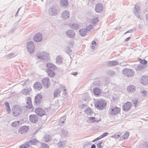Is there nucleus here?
I'll list each match as a JSON object with an SVG mask.
<instances>
[{
    "mask_svg": "<svg viewBox=\"0 0 148 148\" xmlns=\"http://www.w3.org/2000/svg\"><path fill=\"white\" fill-rule=\"evenodd\" d=\"M107 103L106 101L102 99L98 100L95 103V106L99 110H102L104 109L106 107Z\"/></svg>",
    "mask_w": 148,
    "mask_h": 148,
    "instance_id": "1",
    "label": "nucleus"
},
{
    "mask_svg": "<svg viewBox=\"0 0 148 148\" xmlns=\"http://www.w3.org/2000/svg\"><path fill=\"white\" fill-rule=\"evenodd\" d=\"M12 111L13 115L17 116L20 115L21 113L22 110L20 108L18 105H15L13 106Z\"/></svg>",
    "mask_w": 148,
    "mask_h": 148,
    "instance_id": "2",
    "label": "nucleus"
},
{
    "mask_svg": "<svg viewBox=\"0 0 148 148\" xmlns=\"http://www.w3.org/2000/svg\"><path fill=\"white\" fill-rule=\"evenodd\" d=\"M121 108L116 106H112L109 109L110 114L112 115H115L120 113Z\"/></svg>",
    "mask_w": 148,
    "mask_h": 148,
    "instance_id": "3",
    "label": "nucleus"
},
{
    "mask_svg": "<svg viewBox=\"0 0 148 148\" xmlns=\"http://www.w3.org/2000/svg\"><path fill=\"white\" fill-rule=\"evenodd\" d=\"M132 106V105L130 102H126L123 104L122 107V109L125 111H127L131 109Z\"/></svg>",
    "mask_w": 148,
    "mask_h": 148,
    "instance_id": "4",
    "label": "nucleus"
},
{
    "mask_svg": "<svg viewBox=\"0 0 148 148\" xmlns=\"http://www.w3.org/2000/svg\"><path fill=\"white\" fill-rule=\"evenodd\" d=\"M42 100V96L40 94L37 95L34 99V102L36 105L40 104Z\"/></svg>",
    "mask_w": 148,
    "mask_h": 148,
    "instance_id": "5",
    "label": "nucleus"
},
{
    "mask_svg": "<svg viewBox=\"0 0 148 148\" xmlns=\"http://www.w3.org/2000/svg\"><path fill=\"white\" fill-rule=\"evenodd\" d=\"M35 112L37 114L40 116H42L45 114V112L41 108H36Z\"/></svg>",
    "mask_w": 148,
    "mask_h": 148,
    "instance_id": "6",
    "label": "nucleus"
},
{
    "mask_svg": "<svg viewBox=\"0 0 148 148\" xmlns=\"http://www.w3.org/2000/svg\"><path fill=\"white\" fill-rule=\"evenodd\" d=\"M29 120L32 123H36L38 121V117L36 114H31L29 116Z\"/></svg>",
    "mask_w": 148,
    "mask_h": 148,
    "instance_id": "7",
    "label": "nucleus"
},
{
    "mask_svg": "<svg viewBox=\"0 0 148 148\" xmlns=\"http://www.w3.org/2000/svg\"><path fill=\"white\" fill-rule=\"evenodd\" d=\"M29 130V127L27 126L21 127L19 129L18 132L19 133L24 134L28 132Z\"/></svg>",
    "mask_w": 148,
    "mask_h": 148,
    "instance_id": "8",
    "label": "nucleus"
},
{
    "mask_svg": "<svg viewBox=\"0 0 148 148\" xmlns=\"http://www.w3.org/2000/svg\"><path fill=\"white\" fill-rule=\"evenodd\" d=\"M140 81L142 84L145 85L148 84V76L146 75L143 76L141 78Z\"/></svg>",
    "mask_w": 148,
    "mask_h": 148,
    "instance_id": "9",
    "label": "nucleus"
},
{
    "mask_svg": "<svg viewBox=\"0 0 148 148\" xmlns=\"http://www.w3.org/2000/svg\"><path fill=\"white\" fill-rule=\"evenodd\" d=\"M34 46L33 43L32 42H29L27 44V48L28 51L30 53L34 51Z\"/></svg>",
    "mask_w": 148,
    "mask_h": 148,
    "instance_id": "10",
    "label": "nucleus"
},
{
    "mask_svg": "<svg viewBox=\"0 0 148 148\" xmlns=\"http://www.w3.org/2000/svg\"><path fill=\"white\" fill-rule=\"evenodd\" d=\"M42 82L45 88H47L50 85V80L47 78L43 79Z\"/></svg>",
    "mask_w": 148,
    "mask_h": 148,
    "instance_id": "11",
    "label": "nucleus"
},
{
    "mask_svg": "<svg viewBox=\"0 0 148 148\" xmlns=\"http://www.w3.org/2000/svg\"><path fill=\"white\" fill-rule=\"evenodd\" d=\"M37 57L41 59H44L46 58H48L49 57V55L46 52H43L41 53L40 55H37Z\"/></svg>",
    "mask_w": 148,
    "mask_h": 148,
    "instance_id": "12",
    "label": "nucleus"
},
{
    "mask_svg": "<svg viewBox=\"0 0 148 148\" xmlns=\"http://www.w3.org/2000/svg\"><path fill=\"white\" fill-rule=\"evenodd\" d=\"M42 39V36L41 34H36L34 38V40L36 42H40Z\"/></svg>",
    "mask_w": 148,
    "mask_h": 148,
    "instance_id": "13",
    "label": "nucleus"
},
{
    "mask_svg": "<svg viewBox=\"0 0 148 148\" xmlns=\"http://www.w3.org/2000/svg\"><path fill=\"white\" fill-rule=\"evenodd\" d=\"M26 107L28 109H31L32 107V104L31 98L28 97L27 98Z\"/></svg>",
    "mask_w": 148,
    "mask_h": 148,
    "instance_id": "14",
    "label": "nucleus"
},
{
    "mask_svg": "<svg viewBox=\"0 0 148 148\" xmlns=\"http://www.w3.org/2000/svg\"><path fill=\"white\" fill-rule=\"evenodd\" d=\"M60 5L63 7H66L69 5V2L68 0H60Z\"/></svg>",
    "mask_w": 148,
    "mask_h": 148,
    "instance_id": "15",
    "label": "nucleus"
},
{
    "mask_svg": "<svg viewBox=\"0 0 148 148\" xmlns=\"http://www.w3.org/2000/svg\"><path fill=\"white\" fill-rule=\"evenodd\" d=\"M93 93L96 95H99L101 93V91L100 89L96 87L93 89Z\"/></svg>",
    "mask_w": 148,
    "mask_h": 148,
    "instance_id": "16",
    "label": "nucleus"
},
{
    "mask_svg": "<svg viewBox=\"0 0 148 148\" xmlns=\"http://www.w3.org/2000/svg\"><path fill=\"white\" fill-rule=\"evenodd\" d=\"M88 119L92 123L98 122L101 120V119L100 118H97L93 117H91L88 118Z\"/></svg>",
    "mask_w": 148,
    "mask_h": 148,
    "instance_id": "17",
    "label": "nucleus"
},
{
    "mask_svg": "<svg viewBox=\"0 0 148 148\" xmlns=\"http://www.w3.org/2000/svg\"><path fill=\"white\" fill-rule=\"evenodd\" d=\"M34 87L36 89L40 90L42 88V87L40 83L36 82L34 85Z\"/></svg>",
    "mask_w": 148,
    "mask_h": 148,
    "instance_id": "18",
    "label": "nucleus"
},
{
    "mask_svg": "<svg viewBox=\"0 0 148 148\" xmlns=\"http://www.w3.org/2000/svg\"><path fill=\"white\" fill-rule=\"evenodd\" d=\"M96 11L97 12H100L103 10V7L102 5L100 4L96 5L95 7Z\"/></svg>",
    "mask_w": 148,
    "mask_h": 148,
    "instance_id": "19",
    "label": "nucleus"
},
{
    "mask_svg": "<svg viewBox=\"0 0 148 148\" xmlns=\"http://www.w3.org/2000/svg\"><path fill=\"white\" fill-rule=\"evenodd\" d=\"M124 73L128 77L131 76L133 74V72L131 70L126 69L124 71Z\"/></svg>",
    "mask_w": 148,
    "mask_h": 148,
    "instance_id": "20",
    "label": "nucleus"
},
{
    "mask_svg": "<svg viewBox=\"0 0 148 148\" xmlns=\"http://www.w3.org/2000/svg\"><path fill=\"white\" fill-rule=\"evenodd\" d=\"M69 13L67 11L63 12L62 14V17L63 19H66L69 18Z\"/></svg>",
    "mask_w": 148,
    "mask_h": 148,
    "instance_id": "21",
    "label": "nucleus"
},
{
    "mask_svg": "<svg viewBox=\"0 0 148 148\" xmlns=\"http://www.w3.org/2000/svg\"><path fill=\"white\" fill-rule=\"evenodd\" d=\"M129 135V132H125L120 138V140H123L127 139L128 138Z\"/></svg>",
    "mask_w": 148,
    "mask_h": 148,
    "instance_id": "22",
    "label": "nucleus"
},
{
    "mask_svg": "<svg viewBox=\"0 0 148 148\" xmlns=\"http://www.w3.org/2000/svg\"><path fill=\"white\" fill-rule=\"evenodd\" d=\"M47 66L48 68V69L51 70H54L55 69V66L53 64L50 63H48L47 64Z\"/></svg>",
    "mask_w": 148,
    "mask_h": 148,
    "instance_id": "23",
    "label": "nucleus"
},
{
    "mask_svg": "<svg viewBox=\"0 0 148 148\" xmlns=\"http://www.w3.org/2000/svg\"><path fill=\"white\" fill-rule=\"evenodd\" d=\"M49 75L51 77H53L55 75V73L53 70L48 69L47 71Z\"/></svg>",
    "mask_w": 148,
    "mask_h": 148,
    "instance_id": "24",
    "label": "nucleus"
},
{
    "mask_svg": "<svg viewBox=\"0 0 148 148\" xmlns=\"http://www.w3.org/2000/svg\"><path fill=\"white\" fill-rule=\"evenodd\" d=\"M103 145V141H99L97 144V146L98 148H102Z\"/></svg>",
    "mask_w": 148,
    "mask_h": 148,
    "instance_id": "25",
    "label": "nucleus"
},
{
    "mask_svg": "<svg viewBox=\"0 0 148 148\" xmlns=\"http://www.w3.org/2000/svg\"><path fill=\"white\" fill-rule=\"evenodd\" d=\"M44 140L45 142H48L50 141L51 140V138L49 136V135H45L44 138Z\"/></svg>",
    "mask_w": 148,
    "mask_h": 148,
    "instance_id": "26",
    "label": "nucleus"
},
{
    "mask_svg": "<svg viewBox=\"0 0 148 148\" xmlns=\"http://www.w3.org/2000/svg\"><path fill=\"white\" fill-rule=\"evenodd\" d=\"M127 89L129 92H131L135 90L134 86H128L127 88Z\"/></svg>",
    "mask_w": 148,
    "mask_h": 148,
    "instance_id": "27",
    "label": "nucleus"
},
{
    "mask_svg": "<svg viewBox=\"0 0 148 148\" xmlns=\"http://www.w3.org/2000/svg\"><path fill=\"white\" fill-rule=\"evenodd\" d=\"M5 104L6 106L7 111L10 113L11 110L8 103V102H6Z\"/></svg>",
    "mask_w": 148,
    "mask_h": 148,
    "instance_id": "28",
    "label": "nucleus"
},
{
    "mask_svg": "<svg viewBox=\"0 0 148 148\" xmlns=\"http://www.w3.org/2000/svg\"><path fill=\"white\" fill-rule=\"evenodd\" d=\"M138 61H139L142 64H146L147 63V61L145 60H142L140 58H138Z\"/></svg>",
    "mask_w": 148,
    "mask_h": 148,
    "instance_id": "29",
    "label": "nucleus"
},
{
    "mask_svg": "<svg viewBox=\"0 0 148 148\" xmlns=\"http://www.w3.org/2000/svg\"><path fill=\"white\" fill-rule=\"evenodd\" d=\"M38 142V140L36 139H34L30 140V143L31 145H36Z\"/></svg>",
    "mask_w": 148,
    "mask_h": 148,
    "instance_id": "30",
    "label": "nucleus"
},
{
    "mask_svg": "<svg viewBox=\"0 0 148 148\" xmlns=\"http://www.w3.org/2000/svg\"><path fill=\"white\" fill-rule=\"evenodd\" d=\"M19 125V122L16 121L13 122L12 124V126L13 127H16Z\"/></svg>",
    "mask_w": 148,
    "mask_h": 148,
    "instance_id": "31",
    "label": "nucleus"
},
{
    "mask_svg": "<svg viewBox=\"0 0 148 148\" xmlns=\"http://www.w3.org/2000/svg\"><path fill=\"white\" fill-rule=\"evenodd\" d=\"M80 34L82 36H84L85 35L86 32L85 29H81L79 31Z\"/></svg>",
    "mask_w": 148,
    "mask_h": 148,
    "instance_id": "32",
    "label": "nucleus"
},
{
    "mask_svg": "<svg viewBox=\"0 0 148 148\" xmlns=\"http://www.w3.org/2000/svg\"><path fill=\"white\" fill-rule=\"evenodd\" d=\"M29 146L28 143L23 144L20 146V148H28Z\"/></svg>",
    "mask_w": 148,
    "mask_h": 148,
    "instance_id": "33",
    "label": "nucleus"
},
{
    "mask_svg": "<svg viewBox=\"0 0 148 148\" xmlns=\"http://www.w3.org/2000/svg\"><path fill=\"white\" fill-rule=\"evenodd\" d=\"M42 148H49L48 146L44 143L42 144L41 145Z\"/></svg>",
    "mask_w": 148,
    "mask_h": 148,
    "instance_id": "34",
    "label": "nucleus"
},
{
    "mask_svg": "<svg viewBox=\"0 0 148 148\" xmlns=\"http://www.w3.org/2000/svg\"><path fill=\"white\" fill-rule=\"evenodd\" d=\"M108 134V133L107 132H105L102 135H101V137L102 138L103 137L106 136Z\"/></svg>",
    "mask_w": 148,
    "mask_h": 148,
    "instance_id": "35",
    "label": "nucleus"
},
{
    "mask_svg": "<svg viewBox=\"0 0 148 148\" xmlns=\"http://www.w3.org/2000/svg\"><path fill=\"white\" fill-rule=\"evenodd\" d=\"M120 135L119 134H115L113 135V137L114 138H117L120 137Z\"/></svg>",
    "mask_w": 148,
    "mask_h": 148,
    "instance_id": "36",
    "label": "nucleus"
},
{
    "mask_svg": "<svg viewBox=\"0 0 148 148\" xmlns=\"http://www.w3.org/2000/svg\"><path fill=\"white\" fill-rule=\"evenodd\" d=\"M102 138L101 137V136H100L99 137L95 138V139L93 141V142H95V141H97L100 139H101Z\"/></svg>",
    "mask_w": 148,
    "mask_h": 148,
    "instance_id": "37",
    "label": "nucleus"
},
{
    "mask_svg": "<svg viewBox=\"0 0 148 148\" xmlns=\"http://www.w3.org/2000/svg\"><path fill=\"white\" fill-rule=\"evenodd\" d=\"M142 93L143 94L142 95L143 96H145L146 95L147 92L145 90H144L142 92Z\"/></svg>",
    "mask_w": 148,
    "mask_h": 148,
    "instance_id": "38",
    "label": "nucleus"
},
{
    "mask_svg": "<svg viewBox=\"0 0 148 148\" xmlns=\"http://www.w3.org/2000/svg\"><path fill=\"white\" fill-rule=\"evenodd\" d=\"M59 61H61V58H60L59 57L57 58L56 62H59Z\"/></svg>",
    "mask_w": 148,
    "mask_h": 148,
    "instance_id": "39",
    "label": "nucleus"
},
{
    "mask_svg": "<svg viewBox=\"0 0 148 148\" xmlns=\"http://www.w3.org/2000/svg\"><path fill=\"white\" fill-rule=\"evenodd\" d=\"M111 63H112V64L114 65H115L117 64V62H113V61Z\"/></svg>",
    "mask_w": 148,
    "mask_h": 148,
    "instance_id": "40",
    "label": "nucleus"
},
{
    "mask_svg": "<svg viewBox=\"0 0 148 148\" xmlns=\"http://www.w3.org/2000/svg\"><path fill=\"white\" fill-rule=\"evenodd\" d=\"M98 21H99V20H98V18H96L95 19V20L93 21V22L94 23H97V22Z\"/></svg>",
    "mask_w": 148,
    "mask_h": 148,
    "instance_id": "41",
    "label": "nucleus"
},
{
    "mask_svg": "<svg viewBox=\"0 0 148 148\" xmlns=\"http://www.w3.org/2000/svg\"><path fill=\"white\" fill-rule=\"evenodd\" d=\"M91 148H96L95 145L92 144L91 146Z\"/></svg>",
    "mask_w": 148,
    "mask_h": 148,
    "instance_id": "42",
    "label": "nucleus"
},
{
    "mask_svg": "<svg viewBox=\"0 0 148 148\" xmlns=\"http://www.w3.org/2000/svg\"><path fill=\"white\" fill-rule=\"evenodd\" d=\"M138 102V101H136L135 102H134V104L135 106H136L137 105Z\"/></svg>",
    "mask_w": 148,
    "mask_h": 148,
    "instance_id": "43",
    "label": "nucleus"
},
{
    "mask_svg": "<svg viewBox=\"0 0 148 148\" xmlns=\"http://www.w3.org/2000/svg\"><path fill=\"white\" fill-rule=\"evenodd\" d=\"M130 38V37H128V38H127L125 39V41H127V40H129Z\"/></svg>",
    "mask_w": 148,
    "mask_h": 148,
    "instance_id": "44",
    "label": "nucleus"
},
{
    "mask_svg": "<svg viewBox=\"0 0 148 148\" xmlns=\"http://www.w3.org/2000/svg\"><path fill=\"white\" fill-rule=\"evenodd\" d=\"M96 42H95V41H92V44L94 45L95 44Z\"/></svg>",
    "mask_w": 148,
    "mask_h": 148,
    "instance_id": "45",
    "label": "nucleus"
},
{
    "mask_svg": "<svg viewBox=\"0 0 148 148\" xmlns=\"http://www.w3.org/2000/svg\"><path fill=\"white\" fill-rule=\"evenodd\" d=\"M77 72H75L74 73H73L72 74L75 75H77Z\"/></svg>",
    "mask_w": 148,
    "mask_h": 148,
    "instance_id": "46",
    "label": "nucleus"
},
{
    "mask_svg": "<svg viewBox=\"0 0 148 148\" xmlns=\"http://www.w3.org/2000/svg\"><path fill=\"white\" fill-rule=\"evenodd\" d=\"M89 0V1H94L95 0Z\"/></svg>",
    "mask_w": 148,
    "mask_h": 148,
    "instance_id": "47",
    "label": "nucleus"
},
{
    "mask_svg": "<svg viewBox=\"0 0 148 148\" xmlns=\"http://www.w3.org/2000/svg\"><path fill=\"white\" fill-rule=\"evenodd\" d=\"M88 109H86V111L87 110H88Z\"/></svg>",
    "mask_w": 148,
    "mask_h": 148,
    "instance_id": "48",
    "label": "nucleus"
}]
</instances>
